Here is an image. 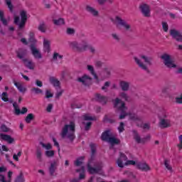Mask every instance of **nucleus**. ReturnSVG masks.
<instances>
[{
  "label": "nucleus",
  "mask_w": 182,
  "mask_h": 182,
  "mask_svg": "<svg viewBox=\"0 0 182 182\" xmlns=\"http://www.w3.org/2000/svg\"><path fill=\"white\" fill-rule=\"evenodd\" d=\"M110 75H112L110 70L109 68H104L100 73V76L102 80H105V79H109V77H110Z\"/></svg>",
  "instance_id": "6ab92c4d"
},
{
  "label": "nucleus",
  "mask_w": 182,
  "mask_h": 182,
  "mask_svg": "<svg viewBox=\"0 0 182 182\" xmlns=\"http://www.w3.org/2000/svg\"><path fill=\"white\" fill-rule=\"evenodd\" d=\"M49 82L54 86V87H60V81L55 77H50Z\"/></svg>",
  "instance_id": "cd10ccee"
},
{
  "label": "nucleus",
  "mask_w": 182,
  "mask_h": 182,
  "mask_svg": "<svg viewBox=\"0 0 182 182\" xmlns=\"http://www.w3.org/2000/svg\"><path fill=\"white\" fill-rule=\"evenodd\" d=\"M170 35L173 38V39H175L176 42H182V34L181 32L176 30V29H171Z\"/></svg>",
  "instance_id": "9b49d317"
},
{
  "label": "nucleus",
  "mask_w": 182,
  "mask_h": 182,
  "mask_svg": "<svg viewBox=\"0 0 182 182\" xmlns=\"http://www.w3.org/2000/svg\"><path fill=\"white\" fill-rule=\"evenodd\" d=\"M159 127L161 129H167L168 127H171V122L170 121V119L160 118Z\"/></svg>",
  "instance_id": "ddd939ff"
},
{
  "label": "nucleus",
  "mask_w": 182,
  "mask_h": 182,
  "mask_svg": "<svg viewBox=\"0 0 182 182\" xmlns=\"http://www.w3.org/2000/svg\"><path fill=\"white\" fill-rule=\"evenodd\" d=\"M176 102L178 103V105L182 104V94L180 95V97H176Z\"/></svg>",
  "instance_id": "338daca9"
},
{
  "label": "nucleus",
  "mask_w": 182,
  "mask_h": 182,
  "mask_svg": "<svg viewBox=\"0 0 182 182\" xmlns=\"http://www.w3.org/2000/svg\"><path fill=\"white\" fill-rule=\"evenodd\" d=\"M119 87L122 89V92H129L130 89V82L121 80L119 82Z\"/></svg>",
  "instance_id": "aec40b11"
},
{
  "label": "nucleus",
  "mask_w": 182,
  "mask_h": 182,
  "mask_svg": "<svg viewBox=\"0 0 182 182\" xmlns=\"http://www.w3.org/2000/svg\"><path fill=\"white\" fill-rule=\"evenodd\" d=\"M161 59L164 60V65H165L166 68H168V69H176V68H177V65H176L174 61L171 59V55L164 53L161 56Z\"/></svg>",
  "instance_id": "20e7f679"
},
{
  "label": "nucleus",
  "mask_w": 182,
  "mask_h": 182,
  "mask_svg": "<svg viewBox=\"0 0 182 182\" xmlns=\"http://www.w3.org/2000/svg\"><path fill=\"white\" fill-rule=\"evenodd\" d=\"M57 169H58V163H56V161H54L50 164L48 168L50 176H55V172L56 171Z\"/></svg>",
  "instance_id": "412c9836"
},
{
  "label": "nucleus",
  "mask_w": 182,
  "mask_h": 182,
  "mask_svg": "<svg viewBox=\"0 0 182 182\" xmlns=\"http://www.w3.org/2000/svg\"><path fill=\"white\" fill-rule=\"evenodd\" d=\"M110 87V81H107L105 82L104 86L102 87V90H105V92H107V87Z\"/></svg>",
  "instance_id": "3c124183"
},
{
  "label": "nucleus",
  "mask_w": 182,
  "mask_h": 182,
  "mask_svg": "<svg viewBox=\"0 0 182 182\" xmlns=\"http://www.w3.org/2000/svg\"><path fill=\"white\" fill-rule=\"evenodd\" d=\"M45 154L46 157H53V156H55V151H52V150L46 151Z\"/></svg>",
  "instance_id": "09e8293b"
},
{
  "label": "nucleus",
  "mask_w": 182,
  "mask_h": 182,
  "mask_svg": "<svg viewBox=\"0 0 182 182\" xmlns=\"http://www.w3.org/2000/svg\"><path fill=\"white\" fill-rule=\"evenodd\" d=\"M134 60L135 61V63H136V65H138V66H139V68H140V69H142V70H145V72L150 73V70H149V68H147V65H146L144 63H143L141 62V60H140V59H139V58L134 57Z\"/></svg>",
  "instance_id": "4468645a"
},
{
  "label": "nucleus",
  "mask_w": 182,
  "mask_h": 182,
  "mask_svg": "<svg viewBox=\"0 0 182 182\" xmlns=\"http://www.w3.org/2000/svg\"><path fill=\"white\" fill-rule=\"evenodd\" d=\"M111 36L117 43H119L120 41H122V38H120V35L117 34V33H112Z\"/></svg>",
  "instance_id": "f704fd0d"
},
{
  "label": "nucleus",
  "mask_w": 182,
  "mask_h": 182,
  "mask_svg": "<svg viewBox=\"0 0 182 182\" xmlns=\"http://www.w3.org/2000/svg\"><path fill=\"white\" fill-rule=\"evenodd\" d=\"M14 182H25V178H23V173L20 172L19 175L17 176Z\"/></svg>",
  "instance_id": "ea45409f"
},
{
  "label": "nucleus",
  "mask_w": 182,
  "mask_h": 182,
  "mask_svg": "<svg viewBox=\"0 0 182 182\" xmlns=\"http://www.w3.org/2000/svg\"><path fill=\"white\" fill-rule=\"evenodd\" d=\"M112 103L114 108L117 109L119 112H121L119 117V120H123V119H126V116H129L130 120H133L134 122H141V117L136 115V114L127 113V107H126V102H124V101L117 97L112 100Z\"/></svg>",
  "instance_id": "f257e3e1"
},
{
  "label": "nucleus",
  "mask_w": 182,
  "mask_h": 182,
  "mask_svg": "<svg viewBox=\"0 0 182 182\" xmlns=\"http://www.w3.org/2000/svg\"><path fill=\"white\" fill-rule=\"evenodd\" d=\"M28 42H30V49L31 50L32 55L34 56L35 59H42V53L39 50L36 49V39H35V34L33 33H30Z\"/></svg>",
  "instance_id": "7ed1b4c3"
},
{
  "label": "nucleus",
  "mask_w": 182,
  "mask_h": 182,
  "mask_svg": "<svg viewBox=\"0 0 182 182\" xmlns=\"http://www.w3.org/2000/svg\"><path fill=\"white\" fill-rule=\"evenodd\" d=\"M90 164H92V162H90V161H88L87 167L90 174H97V173H99V171H100V170H102V166H98L97 168H94V167H92L90 166Z\"/></svg>",
  "instance_id": "2eb2a0df"
},
{
  "label": "nucleus",
  "mask_w": 182,
  "mask_h": 182,
  "mask_svg": "<svg viewBox=\"0 0 182 182\" xmlns=\"http://www.w3.org/2000/svg\"><path fill=\"white\" fill-rule=\"evenodd\" d=\"M67 34L68 35H75V33L76 32L74 28H67Z\"/></svg>",
  "instance_id": "e2e57ef3"
},
{
  "label": "nucleus",
  "mask_w": 182,
  "mask_h": 182,
  "mask_svg": "<svg viewBox=\"0 0 182 182\" xmlns=\"http://www.w3.org/2000/svg\"><path fill=\"white\" fill-rule=\"evenodd\" d=\"M87 69L91 73V75H93V74L95 73V68H93V65H87Z\"/></svg>",
  "instance_id": "13d9d810"
},
{
  "label": "nucleus",
  "mask_w": 182,
  "mask_h": 182,
  "mask_svg": "<svg viewBox=\"0 0 182 182\" xmlns=\"http://www.w3.org/2000/svg\"><path fill=\"white\" fill-rule=\"evenodd\" d=\"M43 51L47 52V53H49L50 52V41L44 39Z\"/></svg>",
  "instance_id": "c85d7f7f"
},
{
  "label": "nucleus",
  "mask_w": 182,
  "mask_h": 182,
  "mask_svg": "<svg viewBox=\"0 0 182 182\" xmlns=\"http://www.w3.org/2000/svg\"><path fill=\"white\" fill-rule=\"evenodd\" d=\"M87 69L91 73V75H93V74L95 73V68H93V65H87Z\"/></svg>",
  "instance_id": "4d7b16f0"
},
{
  "label": "nucleus",
  "mask_w": 182,
  "mask_h": 182,
  "mask_svg": "<svg viewBox=\"0 0 182 182\" xmlns=\"http://www.w3.org/2000/svg\"><path fill=\"white\" fill-rule=\"evenodd\" d=\"M31 92L34 95H42V93H43V91L41 88H38V87H33L31 89Z\"/></svg>",
  "instance_id": "79ce46f5"
},
{
  "label": "nucleus",
  "mask_w": 182,
  "mask_h": 182,
  "mask_svg": "<svg viewBox=\"0 0 182 182\" xmlns=\"http://www.w3.org/2000/svg\"><path fill=\"white\" fill-rule=\"evenodd\" d=\"M90 149H91V156L88 161H90V163H92L95 161V156L96 154V145L95 144H91Z\"/></svg>",
  "instance_id": "a878e982"
},
{
  "label": "nucleus",
  "mask_w": 182,
  "mask_h": 182,
  "mask_svg": "<svg viewBox=\"0 0 182 182\" xmlns=\"http://www.w3.org/2000/svg\"><path fill=\"white\" fill-rule=\"evenodd\" d=\"M39 144L40 146H42V147H43L47 151L52 150V144H50V143L46 144L42 141H40Z\"/></svg>",
  "instance_id": "58836bf2"
},
{
  "label": "nucleus",
  "mask_w": 182,
  "mask_h": 182,
  "mask_svg": "<svg viewBox=\"0 0 182 182\" xmlns=\"http://www.w3.org/2000/svg\"><path fill=\"white\" fill-rule=\"evenodd\" d=\"M14 86H16V87H17L18 90H19L21 93L26 92V88L23 87V86L21 85V84L19 82H16L14 81Z\"/></svg>",
  "instance_id": "473e14b6"
},
{
  "label": "nucleus",
  "mask_w": 182,
  "mask_h": 182,
  "mask_svg": "<svg viewBox=\"0 0 182 182\" xmlns=\"http://www.w3.org/2000/svg\"><path fill=\"white\" fill-rule=\"evenodd\" d=\"M53 22L54 25H56L57 26H59L60 25H65V19L60 18L58 19H53Z\"/></svg>",
  "instance_id": "72a5a7b5"
},
{
  "label": "nucleus",
  "mask_w": 182,
  "mask_h": 182,
  "mask_svg": "<svg viewBox=\"0 0 182 182\" xmlns=\"http://www.w3.org/2000/svg\"><path fill=\"white\" fill-rule=\"evenodd\" d=\"M119 97H121V99H123L125 102H129V97L125 91L119 93Z\"/></svg>",
  "instance_id": "4c0bfd02"
},
{
  "label": "nucleus",
  "mask_w": 182,
  "mask_h": 182,
  "mask_svg": "<svg viewBox=\"0 0 182 182\" xmlns=\"http://www.w3.org/2000/svg\"><path fill=\"white\" fill-rule=\"evenodd\" d=\"M90 50V52H91V53H96V49L95 48V47L89 45V43L87 44V50Z\"/></svg>",
  "instance_id": "864d4df0"
},
{
  "label": "nucleus",
  "mask_w": 182,
  "mask_h": 182,
  "mask_svg": "<svg viewBox=\"0 0 182 182\" xmlns=\"http://www.w3.org/2000/svg\"><path fill=\"white\" fill-rule=\"evenodd\" d=\"M85 159V157L81 156L80 158H78L75 162V165L77 166V167H79V166H82V160H83Z\"/></svg>",
  "instance_id": "49530a36"
},
{
  "label": "nucleus",
  "mask_w": 182,
  "mask_h": 182,
  "mask_svg": "<svg viewBox=\"0 0 182 182\" xmlns=\"http://www.w3.org/2000/svg\"><path fill=\"white\" fill-rule=\"evenodd\" d=\"M58 58H59V59H63V55H59L58 53H54L53 55V60H58Z\"/></svg>",
  "instance_id": "6e6d98bb"
},
{
  "label": "nucleus",
  "mask_w": 182,
  "mask_h": 182,
  "mask_svg": "<svg viewBox=\"0 0 182 182\" xmlns=\"http://www.w3.org/2000/svg\"><path fill=\"white\" fill-rule=\"evenodd\" d=\"M0 129L1 132H3L4 133H8V132H9V128H8V127L4 124H1Z\"/></svg>",
  "instance_id": "8fccbe9b"
},
{
  "label": "nucleus",
  "mask_w": 182,
  "mask_h": 182,
  "mask_svg": "<svg viewBox=\"0 0 182 182\" xmlns=\"http://www.w3.org/2000/svg\"><path fill=\"white\" fill-rule=\"evenodd\" d=\"M110 130H106L102 133L101 139L102 141H109L110 140Z\"/></svg>",
  "instance_id": "393cba45"
},
{
  "label": "nucleus",
  "mask_w": 182,
  "mask_h": 182,
  "mask_svg": "<svg viewBox=\"0 0 182 182\" xmlns=\"http://www.w3.org/2000/svg\"><path fill=\"white\" fill-rule=\"evenodd\" d=\"M26 66L31 70H33V69H35V63H33L32 61H28V63L26 65Z\"/></svg>",
  "instance_id": "de8ad7c7"
},
{
  "label": "nucleus",
  "mask_w": 182,
  "mask_h": 182,
  "mask_svg": "<svg viewBox=\"0 0 182 182\" xmlns=\"http://www.w3.org/2000/svg\"><path fill=\"white\" fill-rule=\"evenodd\" d=\"M136 168H138V170H141V171H150L151 170L147 164L141 162L136 163Z\"/></svg>",
  "instance_id": "dca6fc26"
},
{
  "label": "nucleus",
  "mask_w": 182,
  "mask_h": 182,
  "mask_svg": "<svg viewBox=\"0 0 182 182\" xmlns=\"http://www.w3.org/2000/svg\"><path fill=\"white\" fill-rule=\"evenodd\" d=\"M36 156L38 161H42V149L40 146H37L36 149Z\"/></svg>",
  "instance_id": "7c9ffc66"
},
{
  "label": "nucleus",
  "mask_w": 182,
  "mask_h": 182,
  "mask_svg": "<svg viewBox=\"0 0 182 182\" xmlns=\"http://www.w3.org/2000/svg\"><path fill=\"white\" fill-rule=\"evenodd\" d=\"M14 23L16 25H18L19 29H23V28H25V25L26 24V21L21 20V21L19 23V17L16 16L14 18Z\"/></svg>",
  "instance_id": "bb28decb"
},
{
  "label": "nucleus",
  "mask_w": 182,
  "mask_h": 182,
  "mask_svg": "<svg viewBox=\"0 0 182 182\" xmlns=\"http://www.w3.org/2000/svg\"><path fill=\"white\" fill-rule=\"evenodd\" d=\"M140 58L141 59H143L144 62L146 63V65H149V66L153 65V57L141 55H140Z\"/></svg>",
  "instance_id": "b1692460"
},
{
  "label": "nucleus",
  "mask_w": 182,
  "mask_h": 182,
  "mask_svg": "<svg viewBox=\"0 0 182 182\" xmlns=\"http://www.w3.org/2000/svg\"><path fill=\"white\" fill-rule=\"evenodd\" d=\"M162 28L164 32H168V24H167V22H162Z\"/></svg>",
  "instance_id": "680f3d73"
},
{
  "label": "nucleus",
  "mask_w": 182,
  "mask_h": 182,
  "mask_svg": "<svg viewBox=\"0 0 182 182\" xmlns=\"http://www.w3.org/2000/svg\"><path fill=\"white\" fill-rule=\"evenodd\" d=\"M20 16L21 18V21H24L26 22L28 21V15L26 14V11L22 10L20 12Z\"/></svg>",
  "instance_id": "a19ab883"
},
{
  "label": "nucleus",
  "mask_w": 182,
  "mask_h": 182,
  "mask_svg": "<svg viewBox=\"0 0 182 182\" xmlns=\"http://www.w3.org/2000/svg\"><path fill=\"white\" fill-rule=\"evenodd\" d=\"M132 133L134 134V140L138 143V144H140V143H145L148 140H150V135H147L146 136L141 139L140 137V135H139V132L136 131L135 129L132 130Z\"/></svg>",
  "instance_id": "1a4fd4ad"
},
{
  "label": "nucleus",
  "mask_w": 182,
  "mask_h": 182,
  "mask_svg": "<svg viewBox=\"0 0 182 182\" xmlns=\"http://www.w3.org/2000/svg\"><path fill=\"white\" fill-rule=\"evenodd\" d=\"M16 58L20 59L23 62V63H26L28 60L26 58V55H28V50L25 48H19L18 50H16Z\"/></svg>",
  "instance_id": "423d86ee"
},
{
  "label": "nucleus",
  "mask_w": 182,
  "mask_h": 182,
  "mask_svg": "<svg viewBox=\"0 0 182 182\" xmlns=\"http://www.w3.org/2000/svg\"><path fill=\"white\" fill-rule=\"evenodd\" d=\"M115 21H117V26H123L126 31L133 32V30H132V26L127 23L125 20H123L119 16H116Z\"/></svg>",
  "instance_id": "0eeeda50"
},
{
  "label": "nucleus",
  "mask_w": 182,
  "mask_h": 182,
  "mask_svg": "<svg viewBox=\"0 0 182 182\" xmlns=\"http://www.w3.org/2000/svg\"><path fill=\"white\" fill-rule=\"evenodd\" d=\"M85 10L87 12L92 15V16H99V11L95 10V8L90 6V5L86 6Z\"/></svg>",
  "instance_id": "5701e85b"
},
{
  "label": "nucleus",
  "mask_w": 182,
  "mask_h": 182,
  "mask_svg": "<svg viewBox=\"0 0 182 182\" xmlns=\"http://www.w3.org/2000/svg\"><path fill=\"white\" fill-rule=\"evenodd\" d=\"M87 41L82 40L80 43L73 41L71 43V46L76 49L77 52H86L87 50Z\"/></svg>",
  "instance_id": "39448f33"
},
{
  "label": "nucleus",
  "mask_w": 182,
  "mask_h": 182,
  "mask_svg": "<svg viewBox=\"0 0 182 182\" xmlns=\"http://www.w3.org/2000/svg\"><path fill=\"white\" fill-rule=\"evenodd\" d=\"M95 97L96 102L101 103L103 106H105V105H107V100H109V98L107 96L102 95L100 93H96L95 95Z\"/></svg>",
  "instance_id": "f8f14e48"
},
{
  "label": "nucleus",
  "mask_w": 182,
  "mask_h": 182,
  "mask_svg": "<svg viewBox=\"0 0 182 182\" xmlns=\"http://www.w3.org/2000/svg\"><path fill=\"white\" fill-rule=\"evenodd\" d=\"M75 132H76V124H75V122L71 121L69 124H65L63 128L61 137L63 139L67 137V139H69L70 141L72 142L76 139Z\"/></svg>",
  "instance_id": "f03ea898"
},
{
  "label": "nucleus",
  "mask_w": 182,
  "mask_h": 182,
  "mask_svg": "<svg viewBox=\"0 0 182 182\" xmlns=\"http://www.w3.org/2000/svg\"><path fill=\"white\" fill-rule=\"evenodd\" d=\"M5 4L7 5L10 12H14V5H12V1L11 0H5Z\"/></svg>",
  "instance_id": "37998d69"
},
{
  "label": "nucleus",
  "mask_w": 182,
  "mask_h": 182,
  "mask_svg": "<svg viewBox=\"0 0 182 182\" xmlns=\"http://www.w3.org/2000/svg\"><path fill=\"white\" fill-rule=\"evenodd\" d=\"M179 141L180 144L177 145V147H178L179 150H181L182 149V135L179 136Z\"/></svg>",
  "instance_id": "774afa93"
},
{
  "label": "nucleus",
  "mask_w": 182,
  "mask_h": 182,
  "mask_svg": "<svg viewBox=\"0 0 182 182\" xmlns=\"http://www.w3.org/2000/svg\"><path fill=\"white\" fill-rule=\"evenodd\" d=\"M21 156H22V151H18L17 154H14L13 159L16 161H19V158L18 157H21Z\"/></svg>",
  "instance_id": "603ef678"
},
{
  "label": "nucleus",
  "mask_w": 182,
  "mask_h": 182,
  "mask_svg": "<svg viewBox=\"0 0 182 182\" xmlns=\"http://www.w3.org/2000/svg\"><path fill=\"white\" fill-rule=\"evenodd\" d=\"M13 107H14L15 113L17 116H18V114H25L26 113H28V108L23 107L21 111V109L18 108V104H16V102L13 103Z\"/></svg>",
  "instance_id": "a211bd4d"
},
{
  "label": "nucleus",
  "mask_w": 182,
  "mask_h": 182,
  "mask_svg": "<svg viewBox=\"0 0 182 182\" xmlns=\"http://www.w3.org/2000/svg\"><path fill=\"white\" fill-rule=\"evenodd\" d=\"M77 80V82H80V83H82L84 86H90V85H92V80H93V78L88 75L85 74L81 77H78Z\"/></svg>",
  "instance_id": "6e6552de"
},
{
  "label": "nucleus",
  "mask_w": 182,
  "mask_h": 182,
  "mask_svg": "<svg viewBox=\"0 0 182 182\" xmlns=\"http://www.w3.org/2000/svg\"><path fill=\"white\" fill-rule=\"evenodd\" d=\"M34 119H35V115H33V114L32 113H30V114H28V115L26 117L25 122L29 124L31 123V122H32V120H34Z\"/></svg>",
  "instance_id": "e433bc0d"
},
{
  "label": "nucleus",
  "mask_w": 182,
  "mask_h": 182,
  "mask_svg": "<svg viewBox=\"0 0 182 182\" xmlns=\"http://www.w3.org/2000/svg\"><path fill=\"white\" fill-rule=\"evenodd\" d=\"M0 137L2 140H4V141H7L9 144H12V143L15 141V139L8 134H0Z\"/></svg>",
  "instance_id": "4be33fe9"
},
{
  "label": "nucleus",
  "mask_w": 182,
  "mask_h": 182,
  "mask_svg": "<svg viewBox=\"0 0 182 182\" xmlns=\"http://www.w3.org/2000/svg\"><path fill=\"white\" fill-rule=\"evenodd\" d=\"M99 5H105L106 2H109V4H113V0H97Z\"/></svg>",
  "instance_id": "5fc2aeb1"
},
{
  "label": "nucleus",
  "mask_w": 182,
  "mask_h": 182,
  "mask_svg": "<svg viewBox=\"0 0 182 182\" xmlns=\"http://www.w3.org/2000/svg\"><path fill=\"white\" fill-rule=\"evenodd\" d=\"M95 68H102V66H103L104 63L100 60H97L95 61Z\"/></svg>",
  "instance_id": "0e129e2a"
},
{
  "label": "nucleus",
  "mask_w": 182,
  "mask_h": 182,
  "mask_svg": "<svg viewBox=\"0 0 182 182\" xmlns=\"http://www.w3.org/2000/svg\"><path fill=\"white\" fill-rule=\"evenodd\" d=\"M164 166L166 167V168H167V170H168L169 171H173V167H171L170 166V161H168V159H165L164 160Z\"/></svg>",
  "instance_id": "c03bdc74"
},
{
  "label": "nucleus",
  "mask_w": 182,
  "mask_h": 182,
  "mask_svg": "<svg viewBox=\"0 0 182 182\" xmlns=\"http://www.w3.org/2000/svg\"><path fill=\"white\" fill-rule=\"evenodd\" d=\"M103 123H109V124H113L116 123V119L109 118L108 114H105L102 119Z\"/></svg>",
  "instance_id": "c756f323"
},
{
  "label": "nucleus",
  "mask_w": 182,
  "mask_h": 182,
  "mask_svg": "<svg viewBox=\"0 0 182 182\" xmlns=\"http://www.w3.org/2000/svg\"><path fill=\"white\" fill-rule=\"evenodd\" d=\"M38 31H40L41 32L45 33L46 32V30L45 29V23H41L38 26Z\"/></svg>",
  "instance_id": "052dcab7"
},
{
  "label": "nucleus",
  "mask_w": 182,
  "mask_h": 182,
  "mask_svg": "<svg viewBox=\"0 0 182 182\" xmlns=\"http://www.w3.org/2000/svg\"><path fill=\"white\" fill-rule=\"evenodd\" d=\"M118 130H119V133H123V132H124V122H120L119 123Z\"/></svg>",
  "instance_id": "bf43d9fd"
},
{
  "label": "nucleus",
  "mask_w": 182,
  "mask_h": 182,
  "mask_svg": "<svg viewBox=\"0 0 182 182\" xmlns=\"http://www.w3.org/2000/svg\"><path fill=\"white\" fill-rule=\"evenodd\" d=\"M82 124L85 125V132H89L90 130V128L92 127V122H82Z\"/></svg>",
  "instance_id": "a18cd8bd"
},
{
  "label": "nucleus",
  "mask_w": 182,
  "mask_h": 182,
  "mask_svg": "<svg viewBox=\"0 0 182 182\" xmlns=\"http://www.w3.org/2000/svg\"><path fill=\"white\" fill-rule=\"evenodd\" d=\"M0 21L1 22H2L4 26H6L8 25V21L4 18V11H0Z\"/></svg>",
  "instance_id": "c9c22d12"
},
{
  "label": "nucleus",
  "mask_w": 182,
  "mask_h": 182,
  "mask_svg": "<svg viewBox=\"0 0 182 182\" xmlns=\"http://www.w3.org/2000/svg\"><path fill=\"white\" fill-rule=\"evenodd\" d=\"M108 141H109V143H110V144H112V146H114V144H120V139H119L114 136H111Z\"/></svg>",
  "instance_id": "2f4dec72"
},
{
  "label": "nucleus",
  "mask_w": 182,
  "mask_h": 182,
  "mask_svg": "<svg viewBox=\"0 0 182 182\" xmlns=\"http://www.w3.org/2000/svg\"><path fill=\"white\" fill-rule=\"evenodd\" d=\"M50 97H53V94L50 93V91H46V99H50Z\"/></svg>",
  "instance_id": "69168bd1"
},
{
  "label": "nucleus",
  "mask_w": 182,
  "mask_h": 182,
  "mask_svg": "<svg viewBox=\"0 0 182 182\" xmlns=\"http://www.w3.org/2000/svg\"><path fill=\"white\" fill-rule=\"evenodd\" d=\"M141 13L145 18H150V6L149 4H142L139 6Z\"/></svg>",
  "instance_id": "9d476101"
},
{
  "label": "nucleus",
  "mask_w": 182,
  "mask_h": 182,
  "mask_svg": "<svg viewBox=\"0 0 182 182\" xmlns=\"http://www.w3.org/2000/svg\"><path fill=\"white\" fill-rule=\"evenodd\" d=\"M123 161H127V156H126V154L120 153L119 158L117 161V164L118 167H120L121 168H123V167H124Z\"/></svg>",
  "instance_id": "f3484780"
}]
</instances>
